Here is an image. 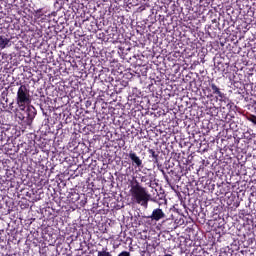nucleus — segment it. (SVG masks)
<instances>
[{
    "instance_id": "11",
    "label": "nucleus",
    "mask_w": 256,
    "mask_h": 256,
    "mask_svg": "<svg viewBox=\"0 0 256 256\" xmlns=\"http://www.w3.org/2000/svg\"><path fill=\"white\" fill-rule=\"evenodd\" d=\"M255 137V134H251V132L246 131L244 133V139H247V141H251Z\"/></svg>"
},
{
    "instance_id": "15",
    "label": "nucleus",
    "mask_w": 256,
    "mask_h": 256,
    "mask_svg": "<svg viewBox=\"0 0 256 256\" xmlns=\"http://www.w3.org/2000/svg\"><path fill=\"white\" fill-rule=\"evenodd\" d=\"M248 121H250L251 123H253L254 125H256V116L255 115H250L248 117Z\"/></svg>"
},
{
    "instance_id": "14",
    "label": "nucleus",
    "mask_w": 256,
    "mask_h": 256,
    "mask_svg": "<svg viewBox=\"0 0 256 256\" xmlns=\"http://www.w3.org/2000/svg\"><path fill=\"white\" fill-rule=\"evenodd\" d=\"M34 16L37 17V19H40V17H43L42 9L36 10Z\"/></svg>"
},
{
    "instance_id": "12",
    "label": "nucleus",
    "mask_w": 256,
    "mask_h": 256,
    "mask_svg": "<svg viewBox=\"0 0 256 256\" xmlns=\"http://www.w3.org/2000/svg\"><path fill=\"white\" fill-rule=\"evenodd\" d=\"M139 178H140L141 183H146V185L151 187V180L149 181V178L147 176H140Z\"/></svg>"
},
{
    "instance_id": "9",
    "label": "nucleus",
    "mask_w": 256,
    "mask_h": 256,
    "mask_svg": "<svg viewBox=\"0 0 256 256\" xmlns=\"http://www.w3.org/2000/svg\"><path fill=\"white\" fill-rule=\"evenodd\" d=\"M9 39L3 38V36H0V49H5L9 45Z\"/></svg>"
},
{
    "instance_id": "2",
    "label": "nucleus",
    "mask_w": 256,
    "mask_h": 256,
    "mask_svg": "<svg viewBox=\"0 0 256 256\" xmlns=\"http://www.w3.org/2000/svg\"><path fill=\"white\" fill-rule=\"evenodd\" d=\"M32 101L31 91L27 88V85H20L16 93V105L19 107L20 111H25L27 107H32Z\"/></svg>"
},
{
    "instance_id": "17",
    "label": "nucleus",
    "mask_w": 256,
    "mask_h": 256,
    "mask_svg": "<svg viewBox=\"0 0 256 256\" xmlns=\"http://www.w3.org/2000/svg\"><path fill=\"white\" fill-rule=\"evenodd\" d=\"M163 175H165V171L162 170Z\"/></svg>"
},
{
    "instance_id": "10",
    "label": "nucleus",
    "mask_w": 256,
    "mask_h": 256,
    "mask_svg": "<svg viewBox=\"0 0 256 256\" xmlns=\"http://www.w3.org/2000/svg\"><path fill=\"white\" fill-rule=\"evenodd\" d=\"M97 256H113L111 252L107 251V249H102L101 251H98Z\"/></svg>"
},
{
    "instance_id": "13",
    "label": "nucleus",
    "mask_w": 256,
    "mask_h": 256,
    "mask_svg": "<svg viewBox=\"0 0 256 256\" xmlns=\"http://www.w3.org/2000/svg\"><path fill=\"white\" fill-rule=\"evenodd\" d=\"M15 103L11 102L8 106V113H16L17 108H15Z\"/></svg>"
},
{
    "instance_id": "5",
    "label": "nucleus",
    "mask_w": 256,
    "mask_h": 256,
    "mask_svg": "<svg viewBox=\"0 0 256 256\" xmlns=\"http://www.w3.org/2000/svg\"><path fill=\"white\" fill-rule=\"evenodd\" d=\"M167 217V214L161 208H155L150 216H147V219H151V221H163Z\"/></svg>"
},
{
    "instance_id": "4",
    "label": "nucleus",
    "mask_w": 256,
    "mask_h": 256,
    "mask_svg": "<svg viewBox=\"0 0 256 256\" xmlns=\"http://www.w3.org/2000/svg\"><path fill=\"white\" fill-rule=\"evenodd\" d=\"M185 223V220L180 219L178 222L175 220V216H173V213H170L166 215L164 219H162L161 227L163 229H166V231H173L176 227L179 225H183Z\"/></svg>"
},
{
    "instance_id": "3",
    "label": "nucleus",
    "mask_w": 256,
    "mask_h": 256,
    "mask_svg": "<svg viewBox=\"0 0 256 256\" xmlns=\"http://www.w3.org/2000/svg\"><path fill=\"white\" fill-rule=\"evenodd\" d=\"M21 111H23V113L19 112L16 114V117L19 119V121L25 123V125H31L33 123V119H35L37 115V110L33 106H28L26 109Z\"/></svg>"
},
{
    "instance_id": "16",
    "label": "nucleus",
    "mask_w": 256,
    "mask_h": 256,
    "mask_svg": "<svg viewBox=\"0 0 256 256\" xmlns=\"http://www.w3.org/2000/svg\"><path fill=\"white\" fill-rule=\"evenodd\" d=\"M118 256H131V252L129 251H122L118 254Z\"/></svg>"
},
{
    "instance_id": "8",
    "label": "nucleus",
    "mask_w": 256,
    "mask_h": 256,
    "mask_svg": "<svg viewBox=\"0 0 256 256\" xmlns=\"http://www.w3.org/2000/svg\"><path fill=\"white\" fill-rule=\"evenodd\" d=\"M148 153H149V157L152 158V161L154 163L156 164L159 163V154H157V152H155L154 149L149 148Z\"/></svg>"
},
{
    "instance_id": "1",
    "label": "nucleus",
    "mask_w": 256,
    "mask_h": 256,
    "mask_svg": "<svg viewBox=\"0 0 256 256\" xmlns=\"http://www.w3.org/2000/svg\"><path fill=\"white\" fill-rule=\"evenodd\" d=\"M130 196L132 203H136V205H141L147 209L149 207V201H153V203H159L157 198L151 199V194L147 191V188L141 186L139 181L134 180L130 183Z\"/></svg>"
},
{
    "instance_id": "7",
    "label": "nucleus",
    "mask_w": 256,
    "mask_h": 256,
    "mask_svg": "<svg viewBox=\"0 0 256 256\" xmlns=\"http://www.w3.org/2000/svg\"><path fill=\"white\" fill-rule=\"evenodd\" d=\"M210 88H211L212 94L208 95L207 97H213V95H218L220 99H223L225 97V94L221 92V89L217 87V84L211 83Z\"/></svg>"
},
{
    "instance_id": "6",
    "label": "nucleus",
    "mask_w": 256,
    "mask_h": 256,
    "mask_svg": "<svg viewBox=\"0 0 256 256\" xmlns=\"http://www.w3.org/2000/svg\"><path fill=\"white\" fill-rule=\"evenodd\" d=\"M128 157L132 161L133 167H143V160L133 150L129 152Z\"/></svg>"
}]
</instances>
